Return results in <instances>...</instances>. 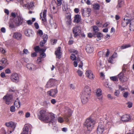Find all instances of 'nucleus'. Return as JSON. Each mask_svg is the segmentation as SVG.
Masks as SVG:
<instances>
[{"label": "nucleus", "mask_w": 134, "mask_h": 134, "mask_svg": "<svg viewBox=\"0 0 134 134\" xmlns=\"http://www.w3.org/2000/svg\"><path fill=\"white\" fill-rule=\"evenodd\" d=\"M91 93V89L89 87L86 86L83 89L81 96L82 103L85 104L88 101Z\"/></svg>", "instance_id": "obj_1"}, {"label": "nucleus", "mask_w": 134, "mask_h": 134, "mask_svg": "<svg viewBox=\"0 0 134 134\" xmlns=\"http://www.w3.org/2000/svg\"><path fill=\"white\" fill-rule=\"evenodd\" d=\"M11 15L13 17L14 22L16 26H18L21 24L23 21V19L21 16L14 13H12Z\"/></svg>", "instance_id": "obj_2"}, {"label": "nucleus", "mask_w": 134, "mask_h": 134, "mask_svg": "<svg viewBox=\"0 0 134 134\" xmlns=\"http://www.w3.org/2000/svg\"><path fill=\"white\" fill-rule=\"evenodd\" d=\"M95 123V121L93 119L91 118H89L86 119L85 124L88 130V131H91Z\"/></svg>", "instance_id": "obj_3"}, {"label": "nucleus", "mask_w": 134, "mask_h": 134, "mask_svg": "<svg viewBox=\"0 0 134 134\" xmlns=\"http://www.w3.org/2000/svg\"><path fill=\"white\" fill-rule=\"evenodd\" d=\"M55 118L54 114H50L46 116L43 120L46 123H49L50 125H52L55 122Z\"/></svg>", "instance_id": "obj_4"}, {"label": "nucleus", "mask_w": 134, "mask_h": 134, "mask_svg": "<svg viewBox=\"0 0 134 134\" xmlns=\"http://www.w3.org/2000/svg\"><path fill=\"white\" fill-rule=\"evenodd\" d=\"M93 35L94 37H97L98 39L97 41H98L100 40L103 38V35L99 32H98L99 30L98 27L94 26L93 27Z\"/></svg>", "instance_id": "obj_5"}, {"label": "nucleus", "mask_w": 134, "mask_h": 134, "mask_svg": "<svg viewBox=\"0 0 134 134\" xmlns=\"http://www.w3.org/2000/svg\"><path fill=\"white\" fill-rule=\"evenodd\" d=\"M3 99L5 101V103L8 104H10L13 100L12 96L11 94H8L4 96Z\"/></svg>", "instance_id": "obj_6"}, {"label": "nucleus", "mask_w": 134, "mask_h": 134, "mask_svg": "<svg viewBox=\"0 0 134 134\" xmlns=\"http://www.w3.org/2000/svg\"><path fill=\"white\" fill-rule=\"evenodd\" d=\"M73 34L74 36L76 37L81 34V28L80 26H75L73 30Z\"/></svg>", "instance_id": "obj_7"}, {"label": "nucleus", "mask_w": 134, "mask_h": 134, "mask_svg": "<svg viewBox=\"0 0 134 134\" xmlns=\"http://www.w3.org/2000/svg\"><path fill=\"white\" fill-rule=\"evenodd\" d=\"M91 12V9L89 8H85L81 10L82 14L83 16H89Z\"/></svg>", "instance_id": "obj_8"}, {"label": "nucleus", "mask_w": 134, "mask_h": 134, "mask_svg": "<svg viewBox=\"0 0 134 134\" xmlns=\"http://www.w3.org/2000/svg\"><path fill=\"white\" fill-rule=\"evenodd\" d=\"M57 82V80L54 79H50L46 85V87L48 88L53 86L55 84L56 82Z\"/></svg>", "instance_id": "obj_9"}, {"label": "nucleus", "mask_w": 134, "mask_h": 134, "mask_svg": "<svg viewBox=\"0 0 134 134\" xmlns=\"http://www.w3.org/2000/svg\"><path fill=\"white\" fill-rule=\"evenodd\" d=\"M58 92L57 89H52L50 91H48L47 92L48 95L52 97H55L56 96V94Z\"/></svg>", "instance_id": "obj_10"}, {"label": "nucleus", "mask_w": 134, "mask_h": 134, "mask_svg": "<svg viewBox=\"0 0 134 134\" xmlns=\"http://www.w3.org/2000/svg\"><path fill=\"white\" fill-rule=\"evenodd\" d=\"M40 119L42 120H44V119L47 115V113L46 110L45 109H42L40 112Z\"/></svg>", "instance_id": "obj_11"}, {"label": "nucleus", "mask_w": 134, "mask_h": 134, "mask_svg": "<svg viewBox=\"0 0 134 134\" xmlns=\"http://www.w3.org/2000/svg\"><path fill=\"white\" fill-rule=\"evenodd\" d=\"M10 79L11 80L16 82H18L19 80L18 75L16 73H13L11 76Z\"/></svg>", "instance_id": "obj_12"}, {"label": "nucleus", "mask_w": 134, "mask_h": 134, "mask_svg": "<svg viewBox=\"0 0 134 134\" xmlns=\"http://www.w3.org/2000/svg\"><path fill=\"white\" fill-rule=\"evenodd\" d=\"M66 24L68 25H70L71 23V14L70 13H67L66 15Z\"/></svg>", "instance_id": "obj_13"}, {"label": "nucleus", "mask_w": 134, "mask_h": 134, "mask_svg": "<svg viewBox=\"0 0 134 134\" xmlns=\"http://www.w3.org/2000/svg\"><path fill=\"white\" fill-rule=\"evenodd\" d=\"M104 130L103 125L101 124H99L97 128V133L98 134H102Z\"/></svg>", "instance_id": "obj_14"}, {"label": "nucleus", "mask_w": 134, "mask_h": 134, "mask_svg": "<svg viewBox=\"0 0 134 134\" xmlns=\"http://www.w3.org/2000/svg\"><path fill=\"white\" fill-rule=\"evenodd\" d=\"M130 19L127 18V17L124 18L122 21V25L123 27L126 26L129 23Z\"/></svg>", "instance_id": "obj_15"}, {"label": "nucleus", "mask_w": 134, "mask_h": 134, "mask_svg": "<svg viewBox=\"0 0 134 134\" xmlns=\"http://www.w3.org/2000/svg\"><path fill=\"white\" fill-rule=\"evenodd\" d=\"M29 126L28 125H25L23 128V131L21 134H30V133L29 131Z\"/></svg>", "instance_id": "obj_16"}, {"label": "nucleus", "mask_w": 134, "mask_h": 134, "mask_svg": "<svg viewBox=\"0 0 134 134\" xmlns=\"http://www.w3.org/2000/svg\"><path fill=\"white\" fill-rule=\"evenodd\" d=\"M131 118L129 115H123L121 118V119L122 121L127 122L130 120Z\"/></svg>", "instance_id": "obj_17"}, {"label": "nucleus", "mask_w": 134, "mask_h": 134, "mask_svg": "<svg viewBox=\"0 0 134 134\" xmlns=\"http://www.w3.org/2000/svg\"><path fill=\"white\" fill-rule=\"evenodd\" d=\"M60 47H59L57 50L55 52V54L56 55V57L58 58L59 59L61 58L62 54V53L60 52Z\"/></svg>", "instance_id": "obj_18"}, {"label": "nucleus", "mask_w": 134, "mask_h": 134, "mask_svg": "<svg viewBox=\"0 0 134 134\" xmlns=\"http://www.w3.org/2000/svg\"><path fill=\"white\" fill-rule=\"evenodd\" d=\"M86 50L88 53H91L93 51V48L92 46L88 44L86 47Z\"/></svg>", "instance_id": "obj_19"}, {"label": "nucleus", "mask_w": 134, "mask_h": 134, "mask_svg": "<svg viewBox=\"0 0 134 134\" xmlns=\"http://www.w3.org/2000/svg\"><path fill=\"white\" fill-rule=\"evenodd\" d=\"M22 35L19 32H15L13 34V37L18 40H20L21 38Z\"/></svg>", "instance_id": "obj_20"}, {"label": "nucleus", "mask_w": 134, "mask_h": 134, "mask_svg": "<svg viewBox=\"0 0 134 134\" xmlns=\"http://www.w3.org/2000/svg\"><path fill=\"white\" fill-rule=\"evenodd\" d=\"M130 31H133L134 30V19H130Z\"/></svg>", "instance_id": "obj_21"}, {"label": "nucleus", "mask_w": 134, "mask_h": 134, "mask_svg": "<svg viewBox=\"0 0 134 134\" xmlns=\"http://www.w3.org/2000/svg\"><path fill=\"white\" fill-rule=\"evenodd\" d=\"M70 58V59L73 60H78L79 61H80V59L78 55H77V56H76L75 55V54H72L71 55Z\"/></svg>", "instance_id": "obj_22"}, {"label": "nucleus", "mask_w": 134, "mask_h": 134, "mask_svg": "<svg viewBox=\"0 0 134 134\" xmlns=\"http://www.w3.org/2000/svg\"><path fill=\"white\" fill-rule=\"evenodd\" d=\"M9 64L8 62H7V59L4 58H2L0 60V64L1 65L4 64L5 66L8 65Z\"/></svg>", "instance_id": "obj_23"}, {"label": "nucleus", "mask_w": 134, "mask_h": 134, "mask_svg": "<svg viewBox=\"0 0 134 134\" xmlns=\"http://www.w3.org/2000/svg\"><path fill=\"white\" fill-rule=\"evenodd\" d=\"M81 20V16L79 15H76L75 16L74 22L75 23H78Z\"/></svg>", "instance_id": "obj_24"}, {"label": "nucleus", "mask_w": 134, "mask_h": 134, "mask_svg": "<svg viewBox=\"0 0 134 134\" xmlns=\"http://www.w3.org/2000/svg\"><path fill=\"white\" fill-rule=\"evenodd\" d=\"M86 74V76L90 79H91L93 78V74L92 73L91 71L90 70L87 71Z\"/></svg>", "instance_id": "obj_25"}, {"label": "nucleus", "mask_w": 134, "mask_h": 134, "mask_svg": "<svg viewBox=\"0 0 134 134\" xmlns=\"http://www.w3.org/2000/svg\"><path fill=\"white\" fill-rule=\"evenodd\" d=\"M25 7H27V8L30 10V9L32 7L34 6V4L33 2H31L25 5Z\"/></svg>", "instance_id": "obj_26"}, {"label": "nucleus", "mask_w": 134, "mask_h": 134, "mask_svg": "<svg viewBox=\"0 0 134 134\" xmlns=\"http://www.w3.org/2000/svg\"><path fill=\"white\" fill-rule=\"evenodd\" d=\"M31 30L29 29H26L25 31V35L28 36H29L32 34Z\"/></svg>", "instance_id": "obj_27"}, {"label": "nucleus", "mask_w": 134, "mask_h": 134, "mask_svg": "<svg viewBox=\"0 0 134 134\" xmlns=\"http://www.w3.org/2000/svg\"><path fill=\"white\" fill-rule=\"evenodd\" d=\"M26 67L28 69L30 70H32L34 69L35 66L34 65L32 64H28L26 65Z\"/></svg>", "instance_id": "obj_28"}, {"label": "nucleus", "mask_w": 134, "mask_h": 134, "mask_svg": "<svg viewBox=\"0 0 134 134\" xmlns=\"http://www.w3.org/2000/svg\"><path fill=\"white\" fill-rule=\"evenodd\" d=\"M124 3V2L121 0H118V5L116 6V8L119 9L121 8L122 4Z\"/></svg>", "instance_id": "obj_29"}, {"label": "nucleus", "mask_w": 134, "mask_h": 134, "mask_svg": "<svg viewBox=\"0 0 134 134\" xmlns=\"http://www.w3.org/2000/svg\"><path fill=\"white\" fill-rule=\"evenodd\" d=\"M46 12L47 10L46 9H44L43 12V18L42 19V20L44 22H45L46 21Z\"/></svg>", "instance_id": "obj_30"}, {"label": "nucleus", "mask_w": 134, "mask_h": 134, "mask_svg": "<svg viewBox=\"0 0 134 134\" xmlns=\"http://www.w3.org/2000/svg\"><path fill=\"white\" fill-rule=\"evenodd\" d=\"M116 53H115V54L114 53L109 58L108 60V61L109 63H112L113 62V59L115 57V56L114 55H116Z\"/></svg>", "instance_id": "obj_31"}, {"label": "nucleus", "mask_w": 134, "mask_h": 134, "mask_svg": "<svg viewBox=\"0 0 134 134\" xmlns=\"http://www.w3.org/2000/svg\"><path fill=\"white\" fill-rule=\"evenodd\" d=\"M96 94L97 96H99L102 95V90L100 89H97L96 92Z\"/></svg>", "instance_id": "obj_32"}, {"label": "nucleus", "mask_w": 134, "mask_h": 134, "mask_svg": "<svg viewBox=\"0 0 134 134\" xmlns=\"http://www.w3.org/2000/svg\"><path fill=\"white\" fill-rule=\"evenodd\" d=\"M11 124L10 125V127H11L13 129V131H14L16 127V124L12 121H11Z\"/></svg>", "instance_id": "obj_33"}, {"label": "nucleus", "mask_w": 134, "mask_h": 134, "mask_svg": "<svg viewBox=\"0 0 134 134\" xmlns=\"http://www.w3.org/2000/svg\"><path fill=\"white\" fill-rule=\"evenodd\" d=\"M110 79L114 81H118V78L117 76L111 77Z\"/></svg>", "instance_id": "obj_34"}, {"label": "nucleus", "mask_w": 134, "mask_h": 134, "mask_svg": "<svg viewBox=\"0 0 134 134\" xmlns=\"http://www.w3.org/2000/svg\"><path fill=\"white\" fill-rule=\"evenodd\" d=\"M118 76L120 81H121L124 76V73L122 72H121L118 75Z\"/></svg>", "instance_id": "obj_35"}, {"label": "nucleus", "mask_w": 134, "mask_h": 134, "mask_svg": "<svg viewBox=\"0 0 134 134\" xmlns=\"http://www.w3.org/2000/svg\"><path fill=\"white\" fill-rule=\"evenodd\" d=\"M131 47V45L130 44H125L121 46V49H123Z\"/></svg>", "instance_id": "obj_36"}, {"label": "nucleus", "mask_w": 134, "mask_h": 134, "mask_svg": "<svg viewBox=\"0 0 134 134\" xmlns=\"http://www.w3.org/2000/svg\"><path fill=\"white\" fill-rule=\"evenodd\" d=\"M99 5L98 4H95L93 5V8L95 10H99Z\"/></svg>", "instance_id": "obj_37"}, {"label": "nucleus", "mask_w": 134, "mask_h": 134, "mask_svg": "<svg viewBox=\"0 0 134 134\" xmlns=\"http://www.w3.org/2000/svg\"><path fill=\"white\" fill-rule=\"evenodd\" d=\"M72 111L70 109H68L67 112L66 114H67L69 115V116H71V115L72 113Z\"/></svg>", "instance_id": "obj_38"}, {"label": "nucleus", "mask_w": 134, "mask_h": 134, "mask_svg": "<svg viewBox=\"0 0 134 134\" xmlns=\"http://www.w3.org/2000/svg\"><path fill=\"white\" fill-rule=\"evenodd\" d=\"M70 116H69V115L67 114H65L64 117L65 120L66 122L68 121L69 120V118Z\"/></svg>", "instance_id": "obj_39"}, {"label": "nucleus", "mask_w": 134, "mask_h": 134, "mask_svg": "<svg viewBox=\"0 0 134 134\" xmlns=\"http://www.w3.org/2000/svg\"><path fill=\"white\" fill-rule=\"evenodd\" d=\"M17 103H18V104L19 105V107H18L17 106H16V107H20V102L19 101H18V98H17V99L15 101V102H14V105H15V104H16Z\"/></svg>", "instance_id": "obj_40"}, {"label": "nucleus", "mask_w": 134, "mask_h": 134, "mask_svg": "<svg viewBox=\"0 0 134 134\" xmlns=\"http://www.w3.org/2000/svg\"><path fill=\"white\" fill-rule=\"evenodd\" d=\"M128 79V78L127 77L124 76L120 81L122 82H125L127 81Z\"/></svg>", "instance_id": "obj_41"}, {"label": "nucleus", "mask_w": 134, "mask_h": 134, "mask_svg": "<svg viewBox=\"0 0 134 134\" xmlns=\"http://www.w3.org/2000/svg\"><path fill=\"white\" fill-rule=\"evenodd\" d=\"M71 52L74 53L73 54H75L77 56V55H78V52L77 50L72 49L71 50Z\"/></svg>", "instance_id": "obj_42"}, {"label": "nucleus", "mask_w": 134, "mask_h": 134, "mask_svg": "<svg viewBox=\"0 0 134 134\" xmlns=\"http://www.w3.org/2000/svg\"><path fill=\"white\" fill-rule=\"evenodd\" d=\"M46 42V41L44 40H43L41 41L40 43V44L41 46V47H42L43 46L44 44H45Z\"/></svg>", "instance_id": "obj_43"}, {"label": "nucleus", "mask_w": 134, "mask_h": 134, "mask_svg": "<svg viewBox=\"0 0 134 134\" xmlns=\"http://www.w3.org/2000/svg\"><path fill=\"white\" fill-rule=\"evenodd\" d=\"M107 97L108 99L110 100H112L115 99V97L111 96V95L110 94H109L107 95Z\"/></svg>", "instance_id": "obj_44"}, {"label": "nucleus", "mask_w": 134, "mask_h": 134, "mask_svg": "<svg viewBox=\"0 0 134 134\" xmlns=\"http://www.w3.org/2000/svg\"><path fill=\"white\" fill-rule=\"evenodd\" d=\"M62 9L63 11H65L68 9L67 5L65 4H63Z\"/></svg>", "instance_id": "obj_45"}, {"label": "nucleus", "mask_w": 134, "mask_h": 134, "mask_svg": "<svg viewBox=\"0 0 134 134\" xmlns=\"http://www.w3.org/2000/svg\"><path fill=\"white\" fill-rule=\"evenodd\" d=\"M10 111L11 112H14L15 111V107L13 105L11 106L10 107Z\"/></svg>", "instance_id": "obj_46"}, {"label": "nucleus", "mask_w": 134, "mask_h": 134, "mask_svg": "<svg viewBox=\"0 0 134 134\" xmlns=\"http://www.w3.org/2000/svg\"><path fill=\"white\" fill-rule=\"evenodd\" d=\"M58 121L60 123H62L64 121V120L63 118L59 117L58 119Z\"/></svg>", "instance_id": "obj_47"}, {"label": "nucleus", "mask_w": 134, "mask_h": 134, "mask_svg": "<svg viewBox=\"0 0 134 134\" xmlns=\"http://www.w3.org/2000/svg\"><path fill=\"white\" fill-rule=\"evenodd\" d=\"M120 93V91L119 90H116L114 92V94L117 97H118Z\"/></svg>", "instance_id": "obj_48"}, {"label": "nucleus", "mask_w": 134, "mask_h": 134, "mask_svg": "<svg viewBox=\"0 0 134 134\" xmlns=\"http://www.w3.org/2000/svg\"><path fill=\"white\" fill-rule=\"evenodd\" d=\"M37 33L39 34L41 36H42L43 35V32L42 31L40 30H38Z\"/></svg>", "instance_id": "obj_49"}, {"label": "nucleus", "mask_w": 134, "mask_h": 134, "mask_svg": "<svg viewBox=\"0 0 134 134\" xmlns=\"http://www.w3.org/2000/svg\"><path fill=\"white\" fill-rule=\"evenodd\" d=\"M43 40H44L47 41L48 38V36L47 35L44 34L43 36Z\"/></svg>", "instance_id": "obj_50"}, {"label": "nucleus", "mask_w": 134, "mask_h": 134, "mask_svg": "<svg viewBox=\"0 0 134 134\" xmlns=\"http://www.w3.org/2000/svg\"><path fill=\"white\" fill-rule=\"evenodd\" d=\"M129 95V93L127 92H124L123 94V96L125 98H126Z\"/></svg>", "instance_id": "obj_51"}, {"label": "nucleus", "mask_w": 134, "mask_h": 134, "mask_svg": "<svg viewBox=\"0 0 134 134\" xmlns=\"http://www.w3.org/2000/svg\"><path fill=\"white\" fill-rule=\"evenodd\" d=\"M62 0H57V6H60L62 4Z\"/></svg>", "instance_id": "obj_52"}, {"label": "nucleus", "mask_w": 134, "mask_h": 134, "mask_svg": "<svg viewBox=\"0 0 134 134\" xmlns=\"http://www.w3.org/2000/svg\"><path fill=\"white\" fill-rule=\"evenodd\" d=\"M127 107L129 108H130L132 107V103L131 102H128L127 103Z\"/></svg>", "instance_id": "obj_53"}, {"label": "nucleus", "mask_w": 134, "mask_h": 134, "mask_svg": "<svg viewBox=\"0 0 134 134\" xmlns=\"http://www.w3.org/2000/svg\"><path fill=\"white\" fill-rule=\"evenodd\" d=\"M40 48L39 46H37L35 48V50L36 52H39Z\"/></svg>", "instance_id": "obj_54"}, {"label": "nucleus", "mask_w": 134, "mask_h": 134, "mask_svg": "<svg viewBox=\"0 0 134 134\" xmlns=\"http://www.w3.org/2000/svg\"><path fill=\"white\" fill-rule=\"evenodd\" d=\"M9 26L11 28H13L15 27V25L13 23H10Z\"/></svg>", "instance_id": "obj_55"}, {"label": "nucleus", "mask_w": 134, "mask_h": 134, "mask_svg": "<svg viewBox=\"0 0 134 134\" xmlns=\"http://www.w3.org/2000/svg\"><path fill=\"white\" fill-rule=\"evenodd\" d=\"M57 40L56 39H54V40H51V42L53 44H54L56 43Z\"/></svg>", "instance_id": "obj_56"}, {"label": "nucleus", "mask_w": 134, "mask_h": 134, "mask_svg": "<svg viewBox=\"0 0 134 134\" xmlns=\"http://www.w3.org/2000/svg\"><path fill=\"white\" fill-rule=\"evenodd\" d=\"M77 72L78 75L79 76H82V71L80 70H78L77 71Z\"/></svg>", "instance_id": "obj_57"}, {"label": "nucleus", "mask_w": 134, "mask_h": 134, "mask_svg": "<svg viewBox=\"0 0 134 134\" xmlns=\"http://www.w3.org/2000/svg\"><path fill=\"white\" fill-rule=\"evenodd\" d=\"M78 62H79V61L77 60H75L73 64L75 67H76L77 66Z\"/></svg>", "instance_id": "obj_58"}, {"label": "nucleus", "mask_w": 134, "mask_h": 134, "mask_svg": "<svg viewBox=\"0 0 134 134\" xmlns=\"http://www.w3.org/2000/svg\"><path fill=\"white\" fill-rule=\"evenodd\" d=\"M5 72L6 74H10L11 73V71L9 69H6Z\"/></svg>", "instance_id": "obj_59"}, {"label": "nucleus", "mask_w": 134, "mask_h": 134, "mask_svg": "<svg viewBox=\"0 0 134 134\" xmlns=\"http://www.w3.org/2000/svg\"><path fill=\"white\" fill-rule=\"evenodd\" d=\"M119 89L121 90V91H122L125 90L126 89V88H123L122 87V86H119Z\"/></svg>", "instance_id": "obj_60"}, {"label": "nucleus", "mask_w": 134, "mask_h": 134, "mask_svg": "<svg viewBox=\"0 0 134 134\" xmlns=\"http://www.w3.org/2000/svg\"><path fill=\"white\" fill-rule=\"evenodd\" d=\"M0 51L3 53H4L6 52L5 50L2 48H0Z\"/></svg>", "instance_id": "obj_61"}, {"label": "nucleus", "mask_w": 134, "mask_h": 134, "mask_svg": "<svg viewBox=\"0 0 134 134\" xmlns=\"http://www.w3.org/2000/svg\"><path fill=\"white\" fill-rule=\"evenodd\" d=\"M45 50H45L43 49H40L39 52H40V54H41V53H44Z\"/></svg>", "instance_id": "obj_62"}, {"label": "nucleus", "mask_w": 134, "mask_h": 134, "mask_svg": "<svg viewBox=\"0 0 134 134\" xmlns=\"http://www.w3.org/2000/svg\"><path fill=\"white\" fill-rule=\"evenodd\" d=\"M34 25L36 29H37L39 28V26L38 24L37 23H35L34 24Z\"/></svg>", "instance_id": "obj_63"}, {"label": "nucleus", "mask_w": 134, "mask_h": 134, "mask_svg": "<svg viewBox=\"0 0 134 134\" xmlns=\"http://www.w3.org/2000/svg\"><path fill=\"white\" fill-rule=\"evenodd\" d=\"M40 56L42 58H44L46 57V54L44 53H41L40 54Z\"/></svg>", "instance_id": "obj_64"}]
</instances>
